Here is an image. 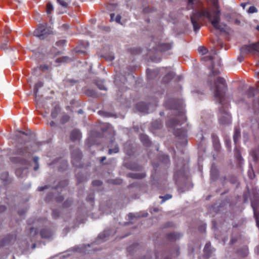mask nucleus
<instances>
[{"label":"nucleus","mask_w":259,"mask_h":259,"mask_svg":"<svg viewBox=\"0 0 259 259\" xmlns=\"http://www.w3.org/2000/svg\"><path fill=\"white\" fill-rule=\"evenodd\" d=\"M50 126H55V125H56V123H55V122H54V121H51V122H50Z\"/></svg>","instance_id":"obj_62"},{"label":"nucleus","mask_w":259,"mask_h":259,"mask_svg":"<svg viewBox=\"0 0 259 259\" xmlns=\"http://www.w3.org/2000/svg\"><path fill=\"white\" fill-rule=\"evenodd\" d=\"M38 160H39V158L37 156H35L33 158V161H34L35 164L38 163Z\"/></svg>","instance_id":"obj_56"},{"label":"nucleus","mask_w":259,"mask_h":259,"mask_svg":"<svg viewBox=\"0 0 259 259\" xmlns=\"http://www.w3.org/2000/svg\"><path fill=\"white\" fill-rule=\"evenodd\" d=\"M115 139L112 137L110 140V143L108 145V147L109 148L108 153L109 154H111L112 153H117L119 152V147L117 144L114 145L113 143Z\"/></svg>","instance_id":"obj_11"},{"label":"nucleus","mask_w":259,"mask_h":259,"mask_svg":"<svg viewBox=\"0 0 259 259\" xmlns=\"http://www.w3.org/2000/svg\"><path fill=\"white\" fill-rule=\"evenodd\" d=\"M127 176L130 178H133V179H142L143 178L145 177V175L144 173L139 174V173H134V172H131L128 173L127 175Z\"/></svg>","instance_id":"obj_18"},{"label":"nucleus","mask_w":259,"mask_h":259,"mask_svg":"<svg viewBox=\"0 0 259 259\" xmlns=\"http://www.w3.org/2000/svg\"><path fill=\"white\" fill-rule=\"evenodd\" d=\"M6 209V207L4 205L0 206V213L3 212Z\"/></svg>","instance_id":"obj_53"},{"label":"nucleus","mask_w":259,"mask_h":259,"mask_svg":"<svg viewBox=\"0 0 259 259\" xmlns=\"http://www.w3.org/2000/svg\"><path fill=\"white\" fill-rule=\"evenodd\" d=\"M100 114H101V113H103L104 114V115L105 116H108V113H104V112L103 111H99L98 112Z\"/></svg>","instance_id":"obj_61"},{"label":"nucleus","mask_w":259,"mask_h":259,"mask_svg":"<svg viewBox=\"0 0 259 259\" xmlns=\"http://www.w3.org/2000/svg\"><path fill=\"white\" fill-rule=\"evenodd\" d=\"M40 234L42 238H49L52 236L53 232L49 229L45 228L40 231Z\"/></svg>","instance_id":"obj_14"},{"label":"nucleus","mask_w":259,"mask_h":259,"mask_svg":"<svg viewBox=\"0 0 259 259\" xmlns=\"http://www.w3.org/2000/svg\"><path fill=\"white\" fill-rule=\"evenodd\" d=\"M60 111V108L59 106L56 105L51 112V117L53 119H55L57 117Z\"/></svg>","instance_id":"obj_20"},{"label":"nucleus","mask_w":259,"mask_h":259,"mask_svg":"<svg viewBox=\"0 0 259 259\" xmlns=\"http://www.w3.org/2000/svg\"><path fill=\"white\" fill-rule=\"evenodd\" d=\"M71 59L67 56L58 58L56 60L57 63H67L70 61Z\"/></svg>","instance_id":"obj_21"},{"label":"nucleus","mask_w":259,"mask_h":259,"mask_svg":"<svg viewBox=\"0 0 259 259\" xmlns=\"http://www.w3.org/2000/svg\"><path fill=\"white\" fill-rule=\"evenodd\" d=\"M67 166V163L66 161H63V167L61 169H65Z\"/></svg>","instance_id":"obj_55"},{"label":"nucleus","mask_w":259,"mask_h":259,"mask_svg":"<svg viewBox=\"0 0 259 259\" xmlns=\"http://www.w3.org/2000/svg\"><path fill=\"white\" fill-rule=\"evenodd\" d=\"M179 175H182L183 176V174L182 173V172L181 171V170H179L178 171H177L175 173V177L176 179L177 178H178L179 177Z\"/></svg>","instance_id":"obj_46"},{"label":"nucleus","mask_w":259,"mask_h":259,"mask_svg":"<svg viewBox=\"0 0 259 259\" xmlns=\"http://www.w3.org/2000/svg\"><path fill=\"white\" fill-rule=\"evenodd\" d=\"M98 88L101 90H106V87L104 86L103 82L101 80L98 81L96 82Z\"/></svg>","instance_id":"obj_29"},{"label":"nucleus","mask_w":259,"mask_h":259,"mask_svg":"<svg viewBox=\"0 0 259 259\" xmlns=\"http://www.w3.org/2000/svg\"><path fill=\"white\" fill-rule=\"evenodd\" d=\"M36 150L32 145L28 144H25L24 146L17 147L15 153L18 156L16 158L14 157L13 160L24 166L23 169L19 168L16 169V175L17 177L23 178L26 175L27 168L30 165L29 159Z\"/></svg>","instance_id":"obj_2"},{"label":"nucleus","mask_w":259,"mask_h":259,"mask_svg":"<svg viewBox=\"0 0 259 259\" xmlns=\"http://www.w3.org/2000/svg\"><path fill=\"white\" fill-rule=\"evenodd\" d=\"M244 253L242 254V255H243V256H246V255H247V254H248V249H247V248H244Z\"/></svg>","instance_id":"obj_57"},{"label":"nucleus","mask_w":259,"mask_h":259,"mask_svg":"<svg viewBox=\"0 0 259 259\" xmlns=\"http://www.w3.org/2000/svg\"><path fill=\"white\" fill-rule=\"evenodd\" d=\"M172 46V41L165 42L161 41L158 44H156L155 49L161 52H165L171 49Z\"/></svg>","instance_id":"obj_7"},{"label":"nucleus","mask_w":259,"mask_h":259,"mask_svg":"<svg viewBox=\"0 0 259 259\" xmlns=\"http://www.w3.org/2000/svg\"><path fill=\"white\" fill-rule=\"evenodd\" d=\"M240 137V132L238 129H235V133L233 136L234 142L235 144H237V141Z\"/></svg>","instance_id":"obj_23"},{"label":"nucleus","mask_w":259,"mask_h":259,"mask_svg":"<svg viewBox=\"0 0 259 259\" xmlns=\"http://www.w3.org/2000/svg\"><path fill=\"white\" fill-rule=\"evenodd\" d=\"M247 12L249 13H253L257 12V9L254 6H250L247 10Z\"/></svg>","instance_id":"obj_40"},{"label":"nucleus","mask_w":259,"mask_h":259,"mask_svg":"<svg viewBox=\"0 0 259 259\" xmlns=\"http://www.w3.org/2000/svg\"><path fill=\"white\" fill-rule=\"evenodd\" d=\"M71 203H72V201L71 200H67L66 202H65L64 203V205L65 206L67 207V206H69V205L70 204H71Z\"/></svg>","instance_id":"obj_50"},{"label":"nucleus","mask_w":259,"mask_h":259,"mask_svg":"<svg viewBox=\"0 0 259 259\" xmlns=\"http://www.w3.org/2000/svg\"><path fill=\"white\" fill-rule=\"evenodd\" d=\"M246 5H247V4H246V3H241V6L243 8V9H244Z\"/></svg>","instance_id":"obj_63"},{"label":"nucleus","mask_w":259,"mask_h":259,"mask_svg":"<svg viewBox=\"0 0 259 259\" xmlns=\"http://www.w3.org/2000/svg\"><path fill=\"white\" fill-rule=\"evenodd\" d=\"M39 69L41 70L42 71H45L49 69V66H48V65H46V64L42 65L39 67Z\"/></svg>","instance_id":"obj_42"},{"label":"nucleus","mask_w":259,"mask_h":259,"mask_svg":"<svg viewBox=\"0 0 259 259\" xmlns=\"http://www.w3.org/2000/svg\"><path fill=\"white\" fill-rule=\"evenodd\" d=\"M180 237L179 235L177 233H172L168 234V238L170 239H177Z\"/></svg>","instance_id":"obj_34"},{"label":"nucleus","mask_w":259,"mask_h":259,"mask_svg":"<svg viewBox=\"0 0 259 259\" xmlns=\"http://www.w3.org/2000/svg\"><path fill=\"white\" fill-rule=\"evenodd\" d=\"M34 32H53V28L46 23L39 24Z\"/></svg>","instance_id":"obj_9"},{"label":"nucleus","mask_w":259,"mask_h":259,"mask_svg":"<svg viewBox=\"0 0 259 259\" xmlns=\"http://www.w3.org/2000/svg\"><path fill=\"white\" fill-rule=\"evenodd\" d=\"M77 182L78 183H80L83 182V180L79 177V175L76 176Z\"/></svg>","instance_id":"obj_51"},{"label":"nucleus","mask_w":259,"mask_h":259,"mask_svg":"<svg viewBox=\"0 0 259 259\" xmlns=\"http://www.w3.org/2000/svg\"><path fill=\"white\" fill-rule=\"evenodd\" d=\"M70 119V117L67 115L64 114L63 115L62 117L61 118L60 121L62 124H64L69 121Z\"/></svg>","instance_id":"obj_30"},{"label":"nucleus","mask_w":259,"mask_h":259,"mask_svg":"<svg viewBox=\"0 0 259 259\" xmlns=\"http://www.w3.org/2000/svg\"><path fill=\"white\" fill-rule=\"evenodd\" d=\"M48 33H34V36L40 39H44L46 37L47 34Z\"/></svg>","instance_id":"obj_31"},{"label":"nucleus","mask_w":259,"mask_h":259,"mask_svg":"<svg viewBox=\"0 0 259 259\" xmlns=\"http://www.w3.org/2000/svg\"><path fill=\"white\" fill-rule=\"evenodd\" d=\"M16 136L18 138L19 142L28 139V135L24 132L21 131H19L18 133L16 134Z\"/></svg>","instance_id":"obj_16"},{"label":"nucleus","mask_w":259,"mask_h":259,"mask_svg":"<svg viewBox=\"0 0 259 259\" xmlns=\"http://www.w3.org/2000/svg\"><path fill=\"white\" fill-rule=\"evenodd\" d=\"M198 51L199 53L201 54L202 55L205 54L207 50L206 48L203 46L199 47L198 49Z\"/></svg>","instance_id":"obj_33"},{"label":"nucleus","mask_w":259,"mask_h":259,"mask_svg":"<svg viewBox=\"0 0 259 259\" xmlns=\"http://www.w3.org/2000/svg\"><path fill=\"white\" fill-rule=\"evenodd\" d=\"M92 184L94 186H101L102 185V182L100 181L96 180L94 181Z\"/></svg>","instance_id":"obj_47"},{"label":"nucleus","mask_w":259,"mask_h":259,"mask_svg":"<svg viewBox=\"0 0 259 259\" xmlns=\"http://www.w3.org/2000/svg\"><path fill=\"white\" fill-rule=\"evenodd\" d=\"M87 94L89 96H93V97H97V95L96 93L92 90H89L87 92Z\"/></svg>","instance_id":"obj_43"},{"label":"nucleus","mask_w":259,"mask_h":259,"mask_svg":"<svg viewBox=\"0 0 259 259\" xmlns=\"http://www.w3.org/2000/svg\"><path fill=\"white\" fill-rule=\"evenodd\" d=\"M48 188V186H45L43 187H38L37 190L39 191H44V190L47 189Z\"/></svg>","instance_id":"obj_49"},{"label":"nucleus","mask_w":259,"mask_h":259,"mask_svg":"<svg viewBox=\"0 0 259 259\" xmlns=\"http://www.w3.org/2000/svg\"><path fill=\"white\" fill-rule=\"evenodd\" d=\"M33 231H34V233H36V229H34V228H31V229H30V232H31V233H32V232H33Z\"/></svg>","instance_id":"obj_64"},{"label":"nucleus","mask_w":259,"mask_h":259,"mask_svg":"<svg viewBox=\"0 0 259 259\" xmlns=\"http://www.w3.org/2000/svg\"><path fill=\"white\" fill-rule=\"evenodd\" d=\"M201 60L203 61H210L211 62L210 70H211V75H215L219 73V70L215 69V66L221 65L220 59L217 54L215 50H212L209 56L203 57Z\"/></svg>","instance_id":"obj_5"},{"label":"nucleus","mask_w":259,"mask_h":259,"mask_svg":"<svg viewBox=\"0 0 259 259\" xmlns=\"http://www.w3.org/2000/svg\"><path fill=\"white\" fill-rule=\"evenodd\" d=\"M93 197L92 196H89L88 198H87V200H89V201H90L91 202H92L93 200Z\"/></svg>","instance_id":"obj_60"},{"label":"nucleus","mask_w":259,"mask_h":259,"mask_svg":"<svg viewBox=\"0 0 259 259\" xmlns=\"http://www.w3.org/2000/svg\"><path fill=\"white\" fill-rule=\"evenodd\" d=\"M154 11V9L153 7H150L149 6L145 7L143 10V12L144 13H148L152 12Z\"/></svg>","instance_id":"obj_32"},{"label":"nucleus","mask_w":259,"mask_h":259,"mask_svg":"<svg viewBox=\"0 0 259 259\" xmlns=\"http://www.w3.org/2000/svg\"><path fill=\"white\" fill-rule=\"evenodd\" d=\"M251 206L253 210L254 217H255L256 225L259 227V218L257 216L259 211V200H257L256 201H251Z\"/></svg>","instance_id":"obj_10"},{"label":"nucleus","mask_w":259,"mask_h":259,"mask_svg":"<svg viewBox=\"0 0 259 259\" xmlns=\"http://www.w3.org/2000/svg\"><path fill=\"white\" fill-rule=\"evenodd\" d=\"M57 201H61L63 200V197L62 196H60L56 198Z\"/></svg>","instance_id":"obj_58"},{"label":"nucleus","mask_w":259,"mask_h":259,"mask_svg":"<svg viewBox=\"0 0 259 259\" xmlns=\"http://www.w3.org/2000/svg\"><path fill=\"white\" fill-rule=\"evenodd\" d=\"M130 168L135 170H139L141 169V167L136 165V164H134V165L132 166Z\"/></svg>","instance_id":"obj_44"},{"label":"nucleus","mask_w":259,"mask_h":259,"mask_svg":"<svg viewBox=\"0 0 259 259\" xmlns=\"http://www.w3.org/2000/svg\"><path fill=\"white\" fill-rule=\"evenodd\" d=\"M57 1L63 8H67L71 0H57Z\"/></svg>","instance_id":"obj_22"},{"label":"nucleus","mask_w":259,"mask_h":259,"mask_svg":"<svg viewBox=\"0 0 259 259\" xmlns=\"http://www.w3.org/2000/svg\"><path fill=\"white\" fill-rule=\"evenodd\" d=\"M53 6L51 3H48L46 6V11L47 14H51L53 10Z\"/></svg>","instance_id":"obj_28"},{"label":"nucleus","mask_w":259,"mask_h":259,"mask_svg":"<svg viewBox=\"0 0 259 259\" xmlns=\"http://www.w3.org/2000/svg\"><path fill=\"white\" fill-rule=\"evenodd\" d=\"M42 86H43V83L41 81H39L35 84L34 88V93L35 97H36L37 93L38 92V89L39 88L42 87Z\"/></svg>","instance_id":"obj_24"},{"label":"nucleus","mask_w":259,"mask_h":259,"mask_svg":"<svg viewBox=\"0 0 259 259\" xmlns=\"http://www.w3.org/2000/svg\"><path fill=\"white\" fill-rule=\"evenodd\" d=\"M165 106L167 108L177 110L180 112V116L175 119H170L167 122L166 125L174 129V134L177 137L182 138L183 143L185 144L187 142L185 138V132L183 130L179 128V126L182 124L179 118L180 117L183 119L185 118L182 103L175 99H170L165 103Z\"/></svg>","instance_id":"obj_3"},{"label":"nucleus","mask_w":259,"mask_h":259,"mask_svg":"<svg viewBox=\"0 0 259 259\" xmlns=\"http://www.w3.org/2000/svg\"><path fill=\"white\" fill-rule=\"evenodd\" d=\"M81 135L80 132L78 130H73L70 134V139L72 141H76L79 140L81 138Z\"/></svg>","instance_id":"obj_13"},{"label":"nucleus","mask_w":259,"mask_h":259,"mask_svg":"<svg viewBox=\"0 0 259 259\" xmlns=\"http://www.w3.org/2000/svg\"><path fill=\"white\" fill-rule=\"evenodd\" d=\"M121 16L120 15H117L116 17H115V21L118 23H120V20H121Z\"/></svg>","instance_id":"obj_48"},{"label":"nucleus","mask_w":259,"mask_h":259,"mask_svg":"<svg viewBox=\"0 0 259 259\" xmlns=\"http://www.w3.org/2000/svg\"><path fill=\"white\" fill-rule=\"evenodd\" d=\"M160 160L165 164L168 163L169 162V158L167 155H163L160 157Z\"/></svg>","instance_id":"obj_27"},{"label":"nucleus","mask_w":259,"mask_h":259,"mask_svg":"<svg viewBox=\"0 0 259 259\" xmlns=\"http://www.w3.org/2000/svg\"><path fill=\"white\" fill-rule=\"evenodd\" d=\"M212 5L213 9L210 10L203 6L201 0H188V9L194 10L190 16L194 31L199 30L202 23L207 20L211 22L215 29L220 30V32H226L220 24L221 11L218 1L213 0Z\"/></svg>","instance_id":"obj_1"},{"label":"nucleus","mask_w":259,"mask_h":259,"mask_svg":"<svg viewBox=\"0 0 259 259\" xmlns=\"http://www.w3.org/2000/svg\"><path fill=\"white\" fill-rule=\"evenodd\" d=\"M12 31L14 32H18L17 30L11 29L9 27L7 26L5 32H11Z\"/></svg>","instance_id":"obj_45"},{"label":"nucleus","mask_w":259,"mask_h":259,"mask_svg":"<svg viewBox=\"0 0 259 259\" xmlns=\"http://www.w3.org/2000/svg\"><path fill=\"white\" fill-rule=\"evenodd\" d=\"M8 178V173L7 172H5L2 174L1 176V179L3 180L4 182H6Z\"/></svg>","instance_id":"obj_37"},{"label":"nucleus","mask_w":259,"mask_h":259,"mask_svg":"<svg viewBox=\"0 0 259 259\" xmlns=\"http://www.w3.org/2000/svg\"><path fill=\"white\" fill-rule=\"evenodd\" d=\"M226 88L225 80L222 77H217L214 80V85L211 87L215 100L222 105L225 99Z\"/></svg>","instance_id":"obj_4"},{"label":"nucleus","mask_w":259,"mask_h":259,"mask_svg":"<svg viewBox=\"0 0 259 259\" xmlns=\"http://www.w3.org/2000/svg\"><path fill=\"white\" fill-rule=\"evenodd\" d=\"M66 40L65 39H61L56 42V44L57 46H63L65 45Z\"/></svg>","instance_id":"obj_39"},{"label":"nucleus","mask_w":259,"mask_h":259,"mask_svg":"<svg viewBox=\"0 0 259 259\" xmlns=\"http://www.w3.org/2000/svg\"><path fill=\"white\" fill-rule=\"evenodd\" d=\"M222 33H215L213 37H211V39L213 43H215V42H220V40L221 39V35Z\"/></svg>","instance_id":"obj_26"},{"label":"nucleus","mask_w":259,"mask_h":259,"mask_svg":"<svg viewBox=\"0 0 259 259\" xmlns=\"http://www.w3.org/2000/svg\"><path fill=\"white\" fill-rule=\"evenodd\" d=\"M104 57L108 61H112L114 59V56L112 53L106 55Z\"/></svg>","instance_id":"obj_36"},{"label":"nucleus","mask_w":259,"mask_h":259,"mask_svg":"<svg viewBox=\"0 0 259 259\" xmlns=\"http://www.w3.org/2000/svg\"><path fill=\"white\" fill-rule=\"evenodd\" d=\"M136 108L141 112L144 113H148L149 112V106H147L144 102L138 103L136 105Z\"/></svg>","instance_id":"obj_12"},{"label":"nucleus","mask_w":259,"mask_h":259,"mask_svg":"<svg viewBox=\"0 0 259 259\" xmlns=\"http://www.w3.org/2000/svg\"><path fill=\"white\" fill-rule=\"evenodd\" d=\"M204 254L206 257H208L210 256L211 253V244L209 242L207 243L204 248Z\"/></svg>","instance_id":"obj_19"},{"label":"nucleus","mask_w":259,"mask_h":259,"mask_svg":"<svg viewBox=\"0 0 259 259\" xmlns=\"http://www.w3.org/2000/svg\"><path fill=\"white\" fill-rule=\"evenodd\" d=\"M226 19L231 23H234L236 25H239L241 23V22L238 20L237 19L234 18L231 15L227 14L225 15Z\"/></svg>","instance_id":"obj_15"},{"label":"nucleus","mask_w":259,"mask_h":259,"mask_svg":"<svg viewBox=\"0 0 259 259\" xmlns=\"http://www.w3.org/2000/svg\"><path fill=\"white\" fill-rule=\"evenodd\" d=\"M248 176L250 179H253V178L254 177V174H251V172L250 171H248Z\"/></svg>","instance_id":"obj_59"},{"label":"nucleus","mask_w":259,"mask_h":259,"mask_svg":"<svg viewBox=\"0 0 259 259\" xmlns=\"http://www.w3.org/2000/svg\"><path fill=\"white\" fill-rule=\"evenodd\" d=\"M152 126L154 128H160L162 126V123L160 121L155 120L152 123Z\"/></svg>","instance_id":"obj_25"},{"label":"nucleus","mask_w":259,"mask_h":259,"mask_svg":"<svg viewBox=\"0 0 259 259\" xmlns=\"http://www.w3.org/2000/svg\"><path fill=\"white\" fill-rule=\"evenodd\" d=\"M220 115L219 121L222 124H229L231 122V117L229 112L223 106L220 108Z\"/></svg>","instance_id":"obj_6"},{"label":"nucleus","mask_w":259,"mask_h":259,"mask_svg":"<svg viewBox=\"0 0 259 259\" xmlns=\"http://www.w3.org/2000/svg\"><path fill=\"white\" fill-rule=\"evenodd\" d=\"M39 168V163H37L35 164V166L33 168L35 171H36Z\"/></svg>","instance_id":"obj_54"},{"label":"nucleus","mask_w":259,"mask_h":259,"mask_svg":"<svg viewBox=\"0 0 259 259\" xmlns=\"http://www.w3.org/2000/svg\"><path fill=\"white\" fill-rule=\"evenodd\" d=\"M140 138L141 142L145 145L146 146H148L150 144V141L148 137V136L146 135L141 134L140 136Z\"/></svg>","instance_id":"obj_17"},{"label":"nucleus","mask_w":259,"mask_h":259,"mask_svg":"<svg viewBox=\"0 0 259 259\" xmlns=\"http://www.w3.org/2000/svg\"><path fill=\"white\" fill-rule=\"evenodd\" d=\"M110 20L111 21H114L115 20V19H114L115 14L114 13H111V14H110Z\"/></svg>","instance_id":"obj_52"},{"label":"nucleus","mask_w":259,"mask_h":259,"mask_svg":"<svg viewBox=\"0 0 259 259\" xmlns=\"http://www.w3.org/2000/svg\"><path fill=\"white\" fill-rule=\"evenodd\" d=\"M61 31H68L69 30V26L67 24H63L60 28Z\"/></svg>","instance_id":"obj_38"},{"label":"nucleus","mask_w":259,"mask_h":259,"mask_svg":"<svg viewBox=\"0 0 259 259\" xmlns=\"http://www.w3.org/2000/svg\"><path fill=\"white\" fill-rule=\"evenodd\" d=\"M7 42L8 41L5 40L4 42L0 44V49L4 50L7 49Z\"/></svg>","instance_id":"obj_41"},{"label":"nucleus","mask_w":259,"mask_h":259,"mask_svg":"<svg viewBox=\"0 0 259 259\" xmlns=\"http://www.w3.org/2000/svg\"><path fill=\"white\" fill-rule=\"evenodd\" d=\"M71 155L73 164L78 166L79 165L78 163L82 156L80 151L78 149H75L72 151Z\"/></svg>","instance_id":"obj_8"},{"label":"nucleus","mask_w":259,"mask_h":259,"mask_svg":"<svg viewBox=\"0 0 259 259\" xmlns=\"http://www.w3.org/2000/svg\"><path fill=\"white\" fill-rule=\"evenodd\" d=\"M159 197L160 198L162 199L161 203H163L164 201H165L166 200L170 199L172 197V196H171V195L168 194H166L164 196H160Z\"/></svg>","instance_id":"obj_35"}]
</instances>
